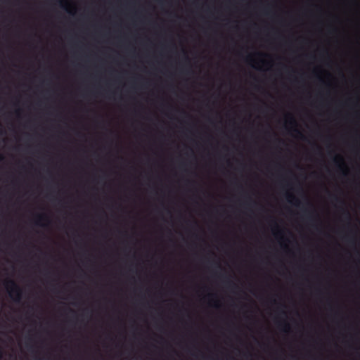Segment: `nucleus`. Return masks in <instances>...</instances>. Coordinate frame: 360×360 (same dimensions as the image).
I'll return each instance as SVG.
<instances>
[{"label":"nucleus","mask_w":360,"mask_h":360,"mask_svg":"<svg viewBox=\"0 0 360 360\" xmlns=\"http://www.w3.org/2000/svg\"><path fill=\"white\" fill-rule=\"evenodd\" d=\"M5 287L9 293V296L15 302H19L21 300L22 289L13 280H7L5 282Z\"/></svg>","instance_id":"f257e3e1"},{"label":"nucleus","mask_w":360,"mask_h":360,"mask_svg":"<svg viewBox=\"0 0 360 360\" xmlns=\"http://www.w3.org/2000/svg\"><path fill=\"white\" fill-rule=\"evenodd\" d=\"M42 221H49V217L45 214H39L35 221L36 224L43 226Z\"/></svg>","instance_id":"f03ea898"},{"label":"nucleus","mask_w":360,"mask_h":360,"mask_svg":"<svg viewBox=\"0 0 360 360\" xmlns=\"http://www.w3.org/2000/svg\"><path fill=\"white\" fill-rule=\"evenodd\" d=\"M286 199H287L288 202H289L290 203H293L296 206L300 205V200L291 193L286 194Z\"/></svg>","instance_id":"7ed1b4c3"},{"label":"nucleus","mask_w":360,"mask_h":360,"mask_svg":"<svg viewBox=\"0 0 360 360\" xmlns=\"http://www.w3.org/2000/svg\"><path fill=\"white\" fill-rule=\"evenodd\" d=\"M293 131L297 134V135L299 138H300V139L304 138L302 133L297 127H295L293 129Z\"/></svg>","instance_id":"20e7f679"},{"label":"nucleus","mask_w":360,"mask_h":360,"mask_svg":"<svg viewBox=\"0 0 360 360\" xmlns=\"http://www.w3.org/2000/svg\"><path fill=\"white\" fill-rule=\"evenodd\" d=\"M283 327L282 328V330L284 332H288L290 329L289 324L285 321L283 322Z\"/></svg>","instance_id":"39448f33"},{"label":"nucleus","mask_w":360,"mask_h":360,"mask_svg":"<svg viewBox=\"0 0 360 360\" xmlns=\"http://www.w3.org/2000/svg\"><path fill=\"white\" fill-rule=\"evenodd\" d=\"M343 214L347 219H350V214L347 210H343Z\"/></svg>","instance_id":"423d86ee"},{"label":"nucleus","mask_w":360,"mask_h":360,"mask_svg":"<svg viewBox=\"0 0 360 360\" xmlns=\"http://www.w3.org/2000/svg\"><path fill=\"white\" fill-rule=\"evenodd\" d=\"M290 124H292L293 126L297 125L295 120L292 116H290Z\"/></svg>","instance_id":"0eeeda50"},{"label":"nucleus","mask_w":360,"mask_h":360,"mask_svg":"<svg viewBox=\"0 0 360 360\" xmlns=\"http://www.w3.org/2000/svg\"><path fill=\"white\" fill-rule=\"evenodd\" d=\"M330 196L331 197V198L334 199L336 201H340L342 203H344L343 201L340 200V198L338 197H337L336 195H332V194H330Z\"/></svg>","instance_id":"6e6552de"},{"label":"nucleus","mask_w":360,"mask_h":360,"mask_svg":"<svg viewBox=\"0 0 360 360\" xmlns=\"http://www.w3.org/2000/svg\"><path fill=\"white\" fill-rule=\"evenodd\" d=\"M340 161H342V158L341 156H336L335 158H334V162L335 163H338V162Z\"/></svg>","instance_id":"1a4fd4ad"},{"label":"nucleus","mask_w":360,"mask_h":360,"mask_svg":"<svg viewBox=\"0 0 360 360\" xmlns=\"http://www.w3.org/2000/svg\"><path fill=\"white\" fill-rule=\"evenodd\" d=\"M65 3H66V1H65V0L59 1L60 6L63 8H65Z\"/></svg>","instance_id":"9d476101"},{"label":"nucleus","mask_w":360,"mask_h":360,"mask_svg":"<svg viewBox=\"0 0 360 360\" xmlns=\"http://www.w3.org/2000/svg\"><path fill=\"white\" fill-rule=\"evenodd\" d=\"M281 233H282V231L279 229L276 233H275V236H277V235L281 234Z\"/></svg>","instance_id":"9b49d317"},{"label":"nucleus","mask_w":360,"mask_h":360,"mask_svg":"<svg viewBox=\"0 0 360 360\" xmlns=\"http://www.w3.org/2000/svg\"><path fill=\"white\" fill-rule=\"evenodd\" d=\"M308 218H309V219H310V220H313V219H314V217H312L311 215H310V216H309V217H308Z\"/></svg>","instance_id":"f8f14e48"},{"label":"nucleus","mask_w":360,"mask_h":360,"mask_svg":"<svg viewBox=\"0 0 360 360\" xmlns=\"http://www.w3.org/2000/svg\"><path fill=\"white\" fill-rule=\"evenodd\" d=\"M248 60H252V57L250 56H249L248 58H247Z\"/></svg>","instance_id":"ddd939ff"},{"label":"nucleus","mask_w":360,"mask_h":360,"mask_svg":"<svg viewBox=\"0 0 360 360\" xmlns=\"http://www.w3.org/2000/svg\"><path fill=\"white\" fill-rule=\"evenodd\" d=\"M257 54L258 56H264V54H263V53H257Z\"/></svg>","instance_id":"4468645a"},{"label":"nucleus","mask_w":360,"mask_h":360,"mask_svg":"<svg viewBox=\"0 0 360 360\" xmlns=\"http://www.w3.org/2000/svg\"><path fill=\"white\" fill-rule=\"evenodd\" d=\"M4 157L0 154V160H3Z\"/></svg>","instance_id":"2eb2a0df"},{"label":"nucleus","mask_w":360,"mask_h":360,"mask_svg":"<svg viewBox=\"0 0 360 360\" xmlns=\"http://www.w3.org/2000/svg\"><path fill=\"white\" fill-rule=\"evenodd\" d=\"M214 295H213V294H210V295H209V297H214Z\"/></svg>","instance_id":"dca6fc26"},{"label":"nucleus","mask_w":360,"mask_h":360,"mask_svg":"<svg viewBox=\"0 0 360 360\" xmlns=\"http://www.w3.org/2000/svg\"><path fill=\"white\" fill-rule=\"evenodd\" d=\"M229 284H231V282L230 281H228Z\"/></svg>","instance_id":"f3484780"}]
</instances>
